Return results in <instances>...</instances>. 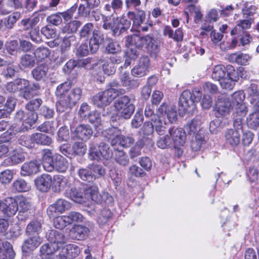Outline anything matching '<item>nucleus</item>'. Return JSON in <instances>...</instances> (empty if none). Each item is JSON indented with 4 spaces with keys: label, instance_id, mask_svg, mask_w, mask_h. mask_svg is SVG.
<instances>
[{
    "label": "nucleus",
    "instance_id": "nucleus-36",
    "mask_svg": "<svg viewBox=\"0 0 259 259\" xmlns=\"http://www.w3.org/2000/svg\"><path fill=\"white\" fill-rule=\"evenodd\" d=\"M240 136V133L237 130L230 129L225 133L226 140L232 146H236L239 144Z\"/></svg>",
    "mask_w": 259,
    "mask_h": 259
},
{
    "label": "nucleus",
    "instance_id": "nucleus-31",
    "mask_svg": "<svg viewBox=\"0 0 259 259\" xmlns=\"http://www.w3.org/2000/svg\"><path fill=\"white\" fill-rule=\"evenodd\" d=\"M42 221L33 219L27 225L25 232L27 235H38L42 231Z\"/></svg>",
    "mask_w": 259,
    "mask_h": 259
},
{
    "label": "nucleus",
    "instance_id": "nucleus-5",
    "mask_svg": "<svg viewBox=\"0 0 259 259\" xmlns=\"http://www.w3.org/2000/svg\"><path fill=\"white\" fill-rule=\"evenodd\" d=\"M114 107L120 116L125 119L130 118L135 111V105L130 96L124 95L114 102Z\"/></svg>",
    "mask_w": 259,
    "mask_h": 259
},
{
    "label": "nucleus",
    "instance_id": "nucleus-61",
    "mask_svg": "<svg viewBox=\"0 0 259 259\" xmlns=\"http://www.w3.org/2000/svg\"><path fill=\"white\" fill-rule=\"evenodd\" d=\"M147 49L151 55L154 57H156L160 52V44L152 35L151 41L148 42Z\"/></svg>",
    "mask_w": 259,
    "mask_h": 259
},
{
    "label": "nucleus",
    "instance_id": "nucleus-57",
    "mask_svg": "<svg viewBox=\"0 0 259 259\" xmlns=\"http://www.w3.org/2000/svg\"><path fill=\"white\" fill-rule=\"evenodd\" d=\"M13 187L14 189L19 192H26L30 189L29 184L22 179L15 180L13 183Z\"/></svg>",
    "mask_w": 259,
    "mask_h": 259
},
{
    "label": "nucleus",
    "instance_id": "nucleus-1",
    "mask_svg": "<svg viewBox=\"0 0 259 259\" xmlns=\"http://www.w3.org/2000/svg\"><path fill=\"white\" fill-rule=\"evenodd\" d=\"M122 0H112L110 4L105 6V10L109 15L102 16V28L106 30H110L115 36H119L131 26V20L125 16L119 18L117 16V12L122 9Z\"/></svg>",
    "mask_w": 259,
    "mask_h": 259
},
{
    "label": "nucleus",
    "instance_id": "nucleus-63",
    "mask_svg": "<svg viewBox=\"0 0 259 259\" xmlns=\"http://www.w3.org/2000/svg\"><path fill=\"white\" fill-rule=\"evenodd\" d=\"M89 167L94 180L104 176L105 173V169L101 165L93 164L89 165Z\"/></svg>",
    "mask_w": 259,
    "mask_h": 259
},
{
    "label": "nucleus",
    "instance_id": "nucleus-59",
    "mask_svg": "<svg viewBox=\"0 0 259 259\" xmlns=\"http://www.w3.org/2000/svg\"><path fill=\"white\" fill-rule=\"evenodd\" d=\"M55 123L53 121H47L39 125L37 130L40 132L53 134L56 129Z\"/></svg>",
    "mask_w": 259,
    "mask_h": 259
},
{
    "label": "nucleus",
    "instance_id": "nucleus-64",
    "mask_svg": "<svg viewBox=\"0 0 259 259\" xmlns=\"http://www.w3.org/2000/svg\"><path fill=\"white\" fill-rule=\"evenodd\" d=\"M200 121L197 119H193L184 126V132L189 135L194 134L199 128Z\"/></svg>",
    "mask_w": 259,
    "mask_h": 259
},
{
    "label": "nucleus",
    "instance_id": "nucleus-39",
    "mask_svg": "<svg viewBox=\"0 0 259 259\" xmlns=\"http://www.w3.org/2000/svg\"><path fill=\"white\" fill-rule=\"evenodd\" d=\"M163 34L165 36H168L170 38L173 39L175 41H180L183 40V33L181 28H178L174 32L171 28L169 26L164 27L163 30Z\"/></svg>",
    "mask_w": 259,
    "mask_h": 259
},
{
    "label": "nucleus",
    "instance_id": "nucleus-10",
    "mask_svg": "<svg viewBox=\"0 0 259 259\" xmlns=\"http://www.w3.org/2000/svg\"><path fill=\"white\" fill-rule=\"evenodd\" d=\"M85 226L77 225L72 228L69 233L70 237L73 239L79 240L84 239L94 226V223L90 221L85 222Z\"/></svg>",
    "mask_w": 259,
    "mask_h": 259
},
{
    "label": "nucleus",
    "instance_id": "nucleus-35",
    "mask_svg": "<svg viewBox=\"0 0 259 259\" xmlns=\"http://www.w3.org/2000/svg\"><path fill=\"white\" fill-rule=\"evenodd\" d=\"M36 60L33 55L25 54L21 56L19 65L21 69H30L34 66Z\"/></svg>",
    "mask_w": 259,
    "mask_h": 259
},
{
    "label": "nucleus",
    "instance_id": "nucleus-34",
    "mask_svg": "<svg viewBox=\"0 0 259 259\" xmlns=\"http://www.w3.org/2000/svg\"><path fill=\"white\" fill-rule=\"evenodd\" d=\"M51 186L55 192H60L63 190L67 183V180L62 175H55L52 178Z\"/></svg>",
    "mask_w": 259,
    "mask_h": 259
},
{
    "label": "nucleus",
    "instance_id": "nucleus-7",
    "mask_svg": "<svg viewBox=\"0 0 259 259\" xmlns=\"http://www.w3.org/2000/svg\"><path fill=\"white\" fill-rule=\"evenodd\" d=\"M18 213L17 218L19 221H25L33 214V207L31 202L25 197L18 199Z\"/></svg>",
    "mask_w": 259,
    "mask_h": 259
},
{
    "label": "nucleus",
    "instance_id": "nucleus-26",
    "mask_svg": "<svg viewBox=\"0 0 259 259\" xmlns=\"http://www.w3.org/2000/svg\"><path fill=\"white\" fill-rule=\"evenodd\" d=\"M15 253L12 245L8 241L0 239V259H13Z\"/></svg>",
    "mask_w": 259,
    "mask_h": 259
},
{
    "label": "nucleus",
    "instance_id": "nucleus-50",
    "mask_svg": "<svg viewBox=\"0 0 259 259\" xmlns=\"http://www.w3.org/2000/svg\"><path fill=\"white\" fill-rule=\"evenodd\" d=\"M65 195L76 202L81 203L84 197V191L82 192L79 189L72 188L70 189L69 192H66Z\"/></svg>",
    "mask_w": 259,
    "mask_h": 259
},
{
    "label": "nucleus",
    "instance_id": "nucleus-18",
    "mask_svg": "<svg viewBox=\"0 0 259 259\" xmlns=\"http://www.w3.org/2000/svg\"><path fill=\"white\" fill-rule=\"evenodd\" d=\"M105 40V36L101 30H94L93 35L89 39L90 50L91 53H96L99 50L100 45L104 43Z\"/></svg>",
    "mask_w": 259,
    "mask_h": 259
},
{
    "label": "nucleus",
    "instance_id": "nucleus-49",
    "mask_svg": "<svg viewBox=\"0 0 259 259\" xmlns=\"http://www.w3.org/2000/svg\"><path fill=\"white\" fill-rule=\"evenodd\" d=\"M102 64V69L105 74L110 75L115 72L114 65L109 62L106 57H102L97 62V65Z\"/></svg>",
    "mask_w": 259,
    "mask_h": 259
},
{
    "label": "nucleus",
    "instance_id": "nucleus-62",
    "mask_svg": "<svg viewBox=\"0 0 259 259\" xmlns=\"http://www.w3.org/2000/svg\"><path fill=\"white\" fill-rule=\"evenodd\" d=\"M246 122L248 126L251 129H255L259 125V113L253 112L247 117Z\"/></svg>",
    "mask_w": 259,
    "mask_h": 259
},
{
    "label": "nucleus",
    "instance_id": "nucleus-48",
    "mask_svg": "<svg viewBox=\"0 0 259 259\" xmlns=\"http://www.w3.org/2000/svg\"><path fill=\"white\" fill-rule=\"evenodd\" d=\"M38 118L36 112L28 111L26 113L25 119L22 122V125L26 130L30 129L32 126L36 122Z\"/></svg>",
    "mask_w": 259,
    "mask_h": 259
},
{
    "label": "nucleus",
    "instance_id": "nucleus-16",
    "mask_svg": "<svg viewBox=\"0 0 259 259\" xmlns=\"http://www.w3.org/2000/svg\"><path fill=\"white\" fill-rule=\"evenodd\" d=\"M40 164L37 160H32L24 162L21 167L20 174L22 176H30L39 171Z\"/></svg>",
    "mask_w": 259,
    "mask_h": 259
},
{
    "label": "nucleus",
    "instance_id": "nucleus-29",
    "mask_svg": "<svg viewBox=\"0 0 259 259\" xmlns=\"http://www.w3.org/2000/svg\"><path fill=\"white\" fill-rule=\"evenodd\" d=\"M52 165V171L55 169L57 171L64 172L68 167L69 163L66 158L60 154H56Z\"/></svg>",
    "mask_w": 259,
    "mask_h": 259
},
{
    "label": "nucleus",
    "instance_id": "nucleus-15",
    "mask_svg": "<svg viewBox=\"0 0 259 259\" xmlns=\"http://www.w3.org/2000/svg\"><path fill=\"white\" fill-rule=\"evenodd\" d=\"M59 247L57 244L50 243L42 245L39 249L41 259H58Z\"/></svg>",
    "mask_w": 259,
    "mask_h": 259
},
{
    "label": "nucleus",
    "instance_id": "nucleus-8",
    "mask_svg": "<svg viewBox=\"0 0 259 259\" xmlns=\"http://www.w3.org/2000/svg\"><path fill=\"white\" fill-rule=\"evenodd\" d=\"M226 68L223 65H215L212 69L211 78L220 82L221 87L224 89H230L232 84L226 78Z\"/></svg>",
    "mask_w": 259,
    "mask_h": 259
},
{
    "label": "nucleus",
    "instance_id": "nucleus-40",
    "mask_svg": "<svg viewBox=\"0 0 259 259\" xmlns=\"http://www.w3.org/2000/svg\"><path fill=\"white\" fill-rule=\"evenodd\" d=\"M94 25L91 22L85 24L80 29L79 32V36L80 39L89 40L93 35L94 32Z\"/></svg>",
    "mask_w": 259,
    "mask_h": 259
},
{
    "label": "nucleus",
    "instance_id": "nucleus-27",
    "mask_svg": "<svg viewBox=\"0 0 259 259\" xmlns=\"http://www.w3.org/2000/svg\"><path fill=\"white\" fill-rule=\"evenodd\" d=\"M158 112L161 114L163 113L166 114L170 123L176 122L177 119L176 107L175 106H167L163 103L158 108Z\"/></svg>",
    "mask_w": 259,
    "mask_h": 259
},
{
    "label": "nucleus",
    "instance_id": "nucleus-58",
    "mask_svg": "<svg viewBox=\"0 0 259 259\" xmlns=\"http://www.w3.org/2000/svg\"><path fill=\"white\" fill-rule=\"evenodd\" d=\"M152 122L153 123L156 132L159 135H164L165 130L167 129V126L166 122L162 121L161 117L158 116L157 118H156Z\"/></svg>",
    "mask_w": 259,
    "mask_h": 259
},
{
    "label": "nucleus",
    "instance_id": "nucleus-53",
    "mask_svg": "<svg viewBox=\"0 0 259 259\" xmlns=\"http://www.w3.org/2000/svg\"><path fill=\"white\" fill-rule=\"evenodd\" d=\"M107 87L109 88L106 90H111L112 91V94L114 98H115L120 95L123 94L125 92V90L120 88V84L116 80H113L110 82Z\"/></svg>",
    "mask_w": 259,
    "mask_h": 259
},
{
    "label": "nucleus",
    "instance_id": "nucleus-41",
    "mask_svg": "<svg viewBox=\"0 0 259 259\" xmlns=\"http://www.w3.org/2000/svg\"><path fill=\"white\" fill-rule=\"evenodd\" d=\"M120 79L123 87H127L130 89L137 88L139 87L140 84L138 80L131 79L128 72L126 71L121 73Z\"/></svg>",
    "mask_w": 259,
    "mask_h": 259
},
{
    "label": "nucleus",
    "instance_id": "nucleus-19",
    "mask_svg": "<svg viewBox=\"0 0 259 259\" xmlns=\"http://www.w3.org/2000/svg\"><path fill=\"white\" fill-rule=\"evenodd\" d=\"M26 154L20 148L13 150L11 156L4 160L3 164L5 166H13L23 162L26 158Z\"/></svg>",
    "mask_w": 259,
    "mask_h": 259
},
{
    "label": "nucleus",
    "instance_id": "nucleus-2",
    "mask_svg": "<svg viewBox=\"0 0 259 259\" xmlns=\"http://www.w3.org/2000/svg\"><path fill=\"white\" fill-rule=\"evenodd\" d=\"M72 82L70 80L60 84L56 88L55 95L58 101L56 103L57 110L63 112L74 106L80 99L82 90L76 87L70 90Z\"/></svg>",
    "mask_w": 259,
    "mask_h": 259
},
{
    "label": "nucleus",
    "instance_id": "nucleus-24",
    "mask_svg": "<svg viewBox=\"0 0 259 259\" xmlns=\"http://www.w3.org/2000/svg\"><path fill=\"white\" fill-rule=\"evenodd\" d=\"M168 133L172 139L174 147L182 146L185 144L186 136L184 131H183L181 128H171L169 130Z\"/></svg>",
    "mask_w": 259,
    "mask_h": 259
},
{
    "label": "nucleus",
    "instance_id": "nucleus-54",
    "mask_svg": "<svg viewBox=\"0 0 259 259\" xmlns=\"http://www.w3.org/2000/svg\"><path fill=\"white\" fill-rule=\"evenodd\" d=\"M86 118L88 119L89 121L93 124L96 128L101 129L102 120L100 113L97 111L91 112Z\"/></svg>",
    "mask_w": 259,
    "mask_h": 259
},
{
    "label": "nucleus",
    "instance_id": "nucleus-22",
    "mask_svg": "<svg viewBox=\"0 0 259 259\" xmlns=\"http://www.w3.org/2000/svg\"><path fill=\"white\" fill-rule=\"evenodd\" d=\"M36 188L43 192H48L52 184V177L49 174H44L37 177L34 180Z\"/></svg>",
    "mask_w": 259,
    "mask_h": 259
},
{
    "label": "nucleus",
    "instance_id": "nucleus-21",
    "mask_svg": "<svg viewBox=\"0 0 259 259\" xmlns=\"http://www.w3.org/2000/svg\"><path fill=\"white\" fill-rule=\"evenodd\" d=\"M151 41V35L148 34L145 36H141L134 34L128 35L126 38V45L135 46L137 48H142L144 45H147L148 41Z\"/></svg>",
    "mask_w": 259,
    "mask_h": 259
},
{
    "label": "nucleus",
    "instance_id": "nucleus-14",
    "mask_svg": "<svg viewBox=\"0 0 259 259\" xmlns=\"http://www.w3.org/2000/svg\"><path fill=\"white\" fill-rule=\"evenodd\" d=\"M150 60L146 56H142L137 64L132 69V75L136 77H142L149 72Z\"/></svg>",
    "mask_w": 259,
    "mask_h": 259
},
{
    "label": "nucleus",
    "instance_id": "nucleus-44",
    "mask_svg": "<svg viewBox=\"0 0 259 259\" xmlns=\"http://www.w3.org/2000/svg\"><path fill=\"white\" fill-rule=\"evenodd\" d=\"M48 71L47 66L41 64L37 66L31 71L33 78L37 81L43 80L46 77Z\"/></svg>",
    "mask_w": 259,
    "mask_h": 259
},
{
    "label": "nucleus",
    "instance_id": "nucleus-52",
    "mask_svg": "<svg viewBox=\"0 0 259 259\" xmlns=\"http://www.w3.org/2000/svg\"><path fill=\"white\" fill-rule=\"evenodd\" d=\"M50 54V51L48 48L41 46L34 50L33 56L35 57V60L41 61L48 57Z\"/></svg>",
    "mask_w": 259,
    "mask_h": 259
},
{
    "label": "nucleus",
    "instance_id": "nucleus-47",
    "mask_svg": "<svg viewBox=\"0 0 259 259\" xmlns=\"http://www.w3.org/2000/svg\"><path fill=\"white\" fill-rule=\"evenodd\" d=\"M35 144L42 146H50L53 143V139L49 136L40 133L33 134Z\"/></svg>",
    "mask_w": 259,
    "mask_h": 259
},
{
    "label": "nucleus",
    "instance_id": "nucleus-55",
    "mask_svg": "<svg viewBox=\"0 0 259 259\" xmlns=\"http://www.w3.org/2000/svg\"><path fill=\"white\" fill-rule=\"evenodd\" d=\"M33 138V134L29 136L22 135L18 140L19 144L27 148H33L35 146V141Z\"/></svg>",
    "mask_w": 259,
    "mask_h": 259
},
{
    "label": "nucleus",
    "instance_id": "nucleus-56",
    "mask_svg": "<svg viewBox=\"0 0 259 259\" xmlns=\"http://www.w3.org/2000/svg\"><path fill=\"white\" fill-rule=\"evenodd\" d=\"M115 160L119 165L125 166L130 162L127 155L123 150H117L115 153Z\"/></svg>",
    "mask_w": 259,
    "mask_h": 259
},
{
    "label": "nucleus",
    "instance_id": "nucleus-38",
    "mask_svg": "<svg viewBox=\"0 0 259 259\" xmlns=\"http://www.w3.org/2000/svg\"><path fill=\"white\" fill-rule=\"evenodd\" d=\"M42 159L45 169L48 171H52V166L54 159L53 158V153L50 149H45L42 151Z\"/></svg>",
    "mask_w": 259,
    "mask_h": 259
},
{
    "label": "nucleus",
    "instance_id": "nucleus-51",
    "mask_svg": "<svg viewBox=\"0 0 259 259\" xmlns=\"http://www.w3.org/2000/svg\"><path fill=\"white\" fill-rule=\"evenodd\" d=\"M21 16L19 12H14L4 19V20H1V22H4L5 26L8 29H12L15 23L18 20Z\"/></svg>",
    "mask_w": 259,
    "mask_h": 259
},
{
    "label": "nucleus",
    "instance_id": "nucleus-28",
    "mask_svg": "<svg viewBox=\"0 0 259 259\" xmlns=\"http://www.w3.org/2000/svg\"><path fill=\"white\" fill-rule=\"evenodd\" d=\"M102 134L108 141H110L111 145L113 146L117 144V138L121 134V131L117 127L112 126L103 131Z\"/></svg>",
    "mask_w": 259,
    "mask_h": 259
},
{
    "label": "nucleus",
    "instance_id": "nucleus-30",
    "mask_svg": "<svg viewBox=\"0 0 259 259\" xmlns=\"http://www.w3.org/2000/svg\"><path fill=\"white\" fill-rule=\"evenodd\" d=\"M42 238L38 235H35L25 240L22 245L23 251H32L37 247L42 242Z\"/></svg>",
    "mask_w": 259,
    "mask_h": 259
},
{
    "label": "nucleus",
    "instance_id": "nucleus-11",
    "mask_svg": "<svg viewBox=\"0 0 259 259\" xmlns=\"http://www.w3.org/2000/svg\"><path fill=\"white\" fill-rule=\"evenodd\" d=\"M16 102L13 97H9L6 101L5 98L0 95V119L7 117L14 110Z\"/></svg>",
    "mask_w": 259,
    "mask_h": 259
},
{
    "label": "nucleus",
    "instance_id": "nucleus-42",
    "mask_svg": "<svg viewBox=\"0 0 259 259\" xmlns=\"http://www.w3.org/2000/svg\"><path fill=\"white\" fill-rule=\"evenodd\" d=\"M136 12H129L127 13V16L133 21V25L136 27H139L143 23L145 19L146 15L145 12L142 10H138Z\"/></svg>",
    "mask_w": 259,
    "mask_h": 259
},
{
    "label": "nucleus",
    "instance_id": "nucleus-4",
    "mask_svg": "<svg viewBox=\"0 0 259 259\" xmlns=\"http://www.w3.org/2000/svg\"><path fill=\"white\" fill-rule=\"evenodd\" d=\"M89 152V158L91 160H108L112 156L109 145L105 142H101L96 145H91Z\"/></svg>",
    "mask_w": 259,
    "mask_h": 259
},
{
    "label": "nucleus",
    "instance_id": "nucleus-33",
    "mask_svg": "<svg viewBox=\"0 0 259 259\" xmlns=\"http://www.w3.org/2000/svg\"><path fill=\"white\" fill-rule=\"evenodd\" d=\"M77 38L74 34H67L64 36L61 39L60 51L63 57L65 53L68 51L72 44L76 42Z\"/></svg>",
    "mask_w": 259,
    "mask_h": 259
},
{
    "label": "nucleus",
    "instance_id": "nucleus-9",
    "mask_svg": "<svg viewBox=\"0 0 259 259\" xmlns=\"http://www.w3.org/2000/svg\"><path fill=\"white\" fill-rule=\"evenodd\" d=\"M71 203L64 199H58L47 209V214L51 218L56 217L71 207Z\"/></svg>",
    "mask_w": 259,
    "mask_h": 259
},
{
    "label": "nucleus",
    "instance_id": "nucleus-20",
    "mask_svg": "<svg viewBox=\"0 0 259 259\" xmlns=\"http://www.w3.org/2000/svg\"><path fill=\"white\" fill-rule=\"evenodd\" d=\"M80 253L78 246L74 244H68L59 250L58 259H73Z\"/></svg>",
    "mask_w": 259,
    "mask_h": 259
},
{
    "label": "nucleus",
    "instance_id": "nucleus-13",
    "mask_svg": "<svg viewBox=\"0 0 259 259\" xmlns=\"http://www.w3.org/2000/svg\"><path fill=\"white\" fill-rule=\"evenodd\" d=\"M215 108V115L218 117L226 116L229 113L231 109V104L226 95L218 96Z\"/></svg>",
    "mask_w": 259,
    "mask_h": 259
},
{
    "label": "nucleus",
    "instance_id": "nucleus-6",
    "mask_svg": "<svg viewBox=\"0 0 259 259\" xmlns=\"http://www.w3.org/2000/svg\"><path fill=\"white\" fill-rule=\"evenodd\" d=\"M179 110L188 114H193L196 107L195 102L192 98L190 90H185L182 93L179 101Z\"/></svg>",
    "mask_w": 259,
    "mask_h": 259
},
{
    "label": "nucleus",
    "instance_id": "nucleus-60",
    "mask_svg": "<svg viewBox=\"0 0 259 259\" xmlns=\"http://www.w3.org/2000/svg\"><path fill=\"white\" fill-rule=\"evenodd\" d=\"M112 216V213L111 210L105 208L100 211L97 219V222L100 225H104L109 221Z\"/></svg>",
    "mask_w": 259,
    "mask_h": 259
},
{
    "label": "nucleus",
    "instance_id": "nucleus-23",
    "mask_svg": "<svg viewBox=\"0 0 259 259\" xmlns=\"http://www.w3.org/2000/svg\"><path fill=\"white\" fill-rule=\"evenodd\" d=\"M93 130L89 124L78 125L72 133L73 136L82 140H88L93 135Z\"/></svg>",
    "mask_w": 259,
    "mask_h": 259
},
{
    "label": "nucleus",
    "instance_id": "nucleus-25",
    "mask_svg": "<svg viewBox=\"0 0 259 259\" xmlns=\"http://www.w3.org/2000/svg\"><path fill=\"white\" fill-rule=\"evenodd\" d=\"M3 212L7 217H12L15 214L18 210V202L13 198L8 197L4 202Z\"/></svg>",
    "mask_w": 259,
    "mask_h": 259
},
{
    "label": "nucleus",
    "instance_id": "nucleus-12",
    "mask_svg": "<svg viewBox=\"0 0 259 259\" xmlns=\"http://www.w3.org/2000/svg\"><path fill=\"white\" fill-rule=\"evenodd\" d=\"M111 90H105L98 93L93 97V103L99 108H103L109 105L114 99Z\"/></svg>",
    "mask_w": 259,
    "mask_h": 259
},
{
    "label": "nucleus",
    "instance_id": "nucleus-37",
    "mask_svg": "<svg viewBox=\"0 0 259 259\" xmlns=\"http://www.w3.org/2000/svg\"><path fill=\"white\" fill-rule=\"evenodd\" d=\"M250 59L251 57L248 54L242 53L231 54L228 56V60L230 62L242 65H246Z\"/></svg>",
    "mask_w": 259,
    "mask_h": 259
},
{
    "label": "nucleus",
    "instance_id": "nucleus-45",
    "mask_svg": "<svg viewBox=\"0 0 259 259\" xmlns=\"http://www.w3.org/2000/svg\"><path fill=\"white\" fill-rule=\"evenodd\" d=\"M81 22L78 20H73L65 24L61 28L63 34H74L78 28L81 26Z\"/></svg>",
    "mask_w": 259,
    "mask_h": 259
},
{
    "label": "nucleus",
    "instance_id": "nucleus-32",
    "mask_svg": "<svg viewBox=\"0 0 259 259\" xmlns=\"http://www.w3.org/2000/svg\"><path fill=\"white\" fill-rule=\"evenodd\" d=\"M83 190L84 191L85 198L91 199L97 203L101 202V196L99 194L98 188L96 186H87Z\"/></svg>",
    "mask_w": 259,
    "mask_h": 259
},
{
    "label": "nucleus",
    "instance_id": "nucleus-3",
    "mask_svg": "<svg viewBox=\"0 0 259 259\" xmlns=\"http://www.w3.org/2000/svg\"><path fill=\"white\" fill-rule=\"evenodd\" d=\"M6 90L10 93L19 92V96L26 100L40 95L39 83L30 84L28 80L21 78L9 82L6 85Z\"/></svg>",
    "mask_w": 259,
    "mask_h": 259
},
{
    "label": "nucleus",
    "instance_id": "nucleus-17",
    "mask_svg": "<svg viewBox=\"0 0 259 259\" xmlns=\"http://www.w3.org/2000/svg\"><path fill=\"white\" fill-rule=\"evenodd\" d=\"M226 78L229 80L228 82H230L232 84V87L228 90H231L234 88L235 82L239 80V77H242L243 68L240 67L236 69L234 67L231 65L226 66Z\"/></svg>",
    "mask_w": 259,
    "mask_h": 259
},
{
    "label": "nucleus",
    "instance_id": "nucleus-43",
    "mask_svg": "<svg viewBox=\"0 0 259 259\" xmlns=\"http://www.w3.org/2000/svg\"><path fill=\"white\" fill-rule=\"evenodd\" d=\"M251 22L250 20L245 19L241 20L235 27L231 31V35H241L244 32V30L249 28L251 26Z\"/></svg>",
    "mask_w": 259,
    "mask_h": 259
},
{
    "label": "nucleus",
    "instance_id": "nucleus-46",
    "mask_svg": "<svg viewBox=\"0 0 259 259\" xmlns=\"http://www.w3.org/2000/svg\"><path fill=\"white\" fill-rule=\"evenodd\" d=\"M48 240L51 244H56L59 246V244L65 242V237L59 231L52 230L48 235Z\"/></svg>",
    "mask_w": 259,
    "mask_h": 259
}]
</instances>
